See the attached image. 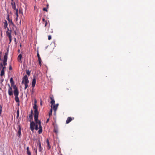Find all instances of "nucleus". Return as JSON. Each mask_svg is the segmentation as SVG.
<instances>
[{"instance_id": "f257e3e1", "label": "nucleus", "mask_w": 155, "mask_h": 155, "mask_svg": "<svg viewBox=\"0 0 155 155\" xmlns=\"http://www.w3.org/2000/svg\"><path fill=\"white\" fill-rule=\"evenodd\" d=\"M38 124H35L33 121L31 122L30 124L31 130L32 131H33L35 129L34 127H35V129L36 130H38Z\"/></svg>"}, {"instance_id": "f03ea898", "label": "nucleus", "mask_w": 155, "mask_h": 155, "mask_svg": "<svg viewBox=\"0 0 155 155\" xmlns=\"http://www.w3.org/2000/svg\"><path fill=\"white\" fill-rule=\"evenodd\" d=\"M29 81L28 80V78L27 75H25L23 78L22 83V84L28 83Z\"/></svg>"}, {"instance_id": "7ed1b4c3", "label": "nucleus", "mask_w": 155, "mask_h": 155, "mask_svg": "<svg viewBox=\"0 0 155 155\" xmlns=\"http://www.w3.org/2000/svg\"><path fill=\"white\" fill-rule=\"evenodd\" d=\"M39 113H34V119L35 122V124H38L39 121H40L38 120V116Z\"/></svg>"}, {"instance_id": "20e7f679", "label": "nucleus", "mask_w": 155, "mask_h": 155, "mask_svg": "<svg viewBox=\"0 0 155 155\" xmlns=\"http://www.w3.org/2000/svg\"><path fill=\"white\" fill-rule=\"evenodd\" d=\"M8 85L9 87L8 90V94L10 96H12L13 95L12 89L11 87H10L9 84H8Z\"/></svg>"}, {"instance_id": "39448f33", "label": "nucleus", "mask_w": 155, "mask_h": 155, "mask_svg": "<svg viewBox=\"0 0 155 155\" xmlns=\"http://www.w3.org/2000/svg\"><path fill=\"white\" fill-rule=\"evenodd\" d=\"M38 124L39 125L38 128L39 129V130H38V132L39 134H40L42 133V129L41 126V121H39Z\"/></svg>"}, {"instance_id": "423d86ee", "label": "nucleus", "mask_w": 155, "mask_h": 155, "mask_svg": "<svg viewBox=\"0 0 155 155\" xmlns=\"http://www.w3.org/2000/svg\"><path fill=\"white\" fill-rule=\"evenodd\" d=\"M59 104H54L52 107H51V109H53L55 113H56V112L58 106Z\"/></svg>"}, {"instance_id": "0eeeda50", "label": "nucleus", "mask_w": 155, "mask_h": 155, "mask_svg": "<svg viewBox=\"0 0 155 155\" xmlns=\"http://www.w3.org/2000/svg\"><path fill=\"white\" fill-rule=\"evenodd\" d=\"M8 30L6 31V33L7 36L8 37H11L12 31L9 30L8 28H7Z\"/></svg>"}, {"instance_id": "6e6552de", "label": "nucleus", "mask_w": 155, "mask_h": 155, "mask_svg": "<svg viewBox=\"0 0 155 155\" xmlns=\"http://www.w3.org/2000/svg\"><path fill=\"white\" fill-rule=\"evenodd\" d=\"M15 89V90L14 91V94L15 96H18L19 94V92L18 91V90L17 89V87H16L15 88H14Z\"/></svg>"}, {"instance_id": "1a4fd4ad", "label": "nucleus", "mask_w": 155, "mask_h": 155, "mask_svg": "<svg viewBox=\"0 0 155 155\" xmlns=\"http://www.w3.org/2000/svg\"><path fill=\"white\" fill-rule=\"evenodd\" d=\"M36 78L34 76L33 78L32 81L31 85L33 87H34L36 84Z\"/></svg>"}, {"instance_id": "9d476101", "label": "nucleus", "mask_w": 155, "mask_h": 155, "mask_svg": "<svg viewBox=\"0 0 155 155\" xmlns=\"http://www.w3.org/2000/svg\"><path fill=\"white\" fill-rule=\"evenodd\" d=\"M10 82L11 84V85L12 87H13V88H16V86L14 84V83L13 81V78H11L10 80Z\"/></svg>"}, {"instance_id": "9b49d317", "label": "nucleus", "mask_w": 155, "mask_h": 155, "mask_svg": "<svg viewBox=\"0 0 155 155\" xmlns=\"http://www.w3.org/2000/svg\"><path fill=\"white\" fill-rule=\"evenodd\" d=\"M11 4L12 6V8L14 10H15L17 9L16 8V4L15 2H12L11 3Z\"/></svg>"}, {"instance_id": "f8f14e48", "label": "nucleus", "mask_w": 155, "mask_h": 155, "mask_svg": "<svg viewBox=\"0 0 155 155\" xmlns=\"http://www.w3.org/2000/svg\"><path fill=\"white\" fill-rule=\"evenodd\" d=\"M37 106L36 104H34V105L33 106V108L35 110L34 113H39L37 110Z\"/></svg>"}, {"instance_id": "ddd939ff", "label": "nucleus", "mask_w": 155, "mask_h": 155, "mask_svg": "<svg viewBox=\"0 0 155 155\" xmlns=\"http://www.w3.org/2000/svg\"><path fill=\"white\" fill-rule=\"evenodd\" d=\"M50 99H51V107H52V106L54 104H55V101L54 99L52 97H50Z\"/></svg>"}, {"instance_id": "4468645a", "label": "nucleus", "mask_w": 155, "mask_h": 155, "mask_svg": "<svg viewBox=\"0 0 155 155\" xmlns=\"http://www.w3.org/2000/svg\"><path fill=\"white\" fill-rule=\"evenodd\" d=\"M8 24L10 26H15V25L12 22V19H11L10 20H8Z\"/></svg>"}, {"instance_id": "2eb2a0df", "label": "nucleus", "mask_w": 155, "mask_h": 155, "mask_svg": "<svg viewBox=\"0 0 155 155\" xmlns=\"http://www.w3.org/2000/svg\"><path fill=\"white\" fill-rule=\"evenodd\" d=\"M8 54V51H7V52H6L5 53V54L4 55V57L3 61H7Z\"/></svg>"}, {"instance_id": "dca6fc26", "label": "nucleus", "mask_w": 155, "mask_h": 155, "mask_svg": "<svg viewBox=\"0 0 155 155\" xmlns=\"http://www.w3.org/2000/svg\"><path fill=\"white\" fill-rule=\"evenodd\" d=\"M72 119L71 117H68L66 120V124H68L72 120Z\"/></svg>"}, {"instance_id": "f3484780", "label": "nucleus", "mask_w": 155, "mask_h": 155, "mask_svg": "<svg viewBox=\"0 0 155 155\" xmlns=\"http://www.w3.org/2000/svg\"><path fill=\"white\" fill-rule=\"evenodd\" d=\"M38 146H39V148H38V150L40 152H42V147H41V143L40 141H38Z\"/></svg>"}, {"instance_id": "a211bd4d", "label": "nucleus", "mask_w": 155, "mask_h": 155, "mask_svg": "<svg viewBox=\"0 0 155 155\" xmlns=\"http://www.w3.org/2000/svg\"><path fill=\"white\" fill-rule=\"evenodd\" d=\"M46 143H47L48 145L47 149L48 150H50L51 148V146L50 145L49 140L48 139H47Z\"/></svg>"}, {"instance_id": "6ab92c4d", "label": "nucleus", "mask_w": 155, "mask_h": 155, "mask_svg": "<svg viewBox=\"0 0 155 155\" xmlns=\"http://www.w3.org/2000/svg\"><path fill=\"white\" fill-rule=\"evenodd\" d=\"M4 24V28H6L8 26V23L6 20H5Z\"/></svg>"}, {"instance_id": "aec40b11", "label": "nucleus", "mask_w": 155, "mask_h": 155, "mask_svg": "<svg viewBox=\"0 0 155 155\" xmlns=\"http://www.w3.org/2000/svg\"><path fill=\"white\" fill-rule=\"evenodd\" d=\"M21 127L20 126H19L18 130V134L19 136H20L21 135Z\"/></svg>"}, {"instance_id": "412c9836", "label": "nucleus", "mask_w": 155, "mask_h": 155, "mask_svg": "<svg viewBox=\"0 0 155 155\" xmlns=\"http://www.w3.org/2000/svg\"><path fill=\"white\" fill-rule=\"evenodd\" d=\"M26 150V152L28 155H31V152L29 150V147H27Z\"/></svg>"}, {"instance_id": "4be33fe9", "label": "nucleus", "mask_w": 155, "mask_h": 155, "mask_svg": "<svg viewBox=\"0 0 155 155\" xmlns=\"http://www.w3.org/2000/svg\"><path fill=\"white\" fill-rule=\"evenodd\" d=\"M22 57V56L21 54H20L18 56V60L19 62H20V61L21 62V59Z\"/></svg>"}, {"instance_id": "5701e85b", "label": "nucleus", "mask_w": 155, "mask_h": 155, "mask_svg": "<svg viewBox=\"0 0 155 155\" xmlns=\"http://www.w3.org/2000/svg\"><path fill=\"white\" fill-rule=\"evenodd\" d=\"M38 61L39 64L40 65V66H41L42 64H41L42 61H41V57L38 58Z\"/></svg>"}, {"instance_id": "b1692460", "label": "nucleus", "mask_w": 155, "mask_h": 155, "mask_svg": "<svg viewBox=\"0 0 155 155\" xmlns=\"http://www.w3.org/2000/svg\"><path fill=\"white\" fill-rule=\"evenodd\" d=\"M15 100L17 102L19 103V100L18 96H15Z\"/></svg>"}, {"instance_id": "393cba45", "label": "nucleus", "mask_w": 155, "mask_h": 155, "mask_svg": "<svg viewBox=\"0 0 155 155\" xmlns=\"http://www.w3.org/2000/svg\"><path fill=\"white\" fill-rule=\"evenodd\" d=\"M48 33H53V31L52 29L51 28H49L48 30Z\"/></svg>"}, {"instance_id": "a878e982", "label": "nucleus", "mask_w": 155, "mask_h": 155, "mask_svg": "<svg viewBox=\"0 0 155 155\" xmlns=\"http://www.w3.org/2000/svg\"><path fill=\"white\" fill-rule=\"evenodd\" d=\"M5 74V71L4 70H2L1 72L0 76H2L4 75Z\"/></svg>"}, {"instance_id": "bb28decb", "label": "nucleus", "mask_w": 155, "mask_h": 155, "mask_svg": "<svg viewBox=\"0 0 155 155\" xmlns=\"http://www.w3.org/2000/svg\"><path fill=\"white\" fill-rule=\"evenodd\" d=\"M52 109H51L50 110V111L49 113V116H50L52 115Z\"/></svg>"}, {"instance_id": "cd10ccee", "label": "nucleus", "mask_w": 155, "mask_h": 155, "mask_svg": "<svg viewBox=\"0 0 155 155\" xmlns=\"http://www.w3.org/2000/svg\"><path fill=\"white\" fill-rule=\"evenodd\" d=\"M30 120L29 121H31V120H33V115L31 114H30L29 116Z\"/></svg>"}, {"instance_id": "c85d7f7f", "label": "nucleus", "mask_w": 155, "mask_h": 155, "mask_svg": "<svg viewBox=\"0 0 155 155\" xmlns=\"http://www.w3.org/2000/svg\"><path fill=\"white\" fill-rule=\"evenodd\" d=\"M28 83L24 84H25V88H24L25 90L28 87Z\"/></svg>"}, {"instance_id": "c756f323", "label": "nucleus", "mask_w": 155, "mask_h": 155, "mask_svg": "<svg viewBox=\"0 0 155 155\" xmlns=\"http://www.w3.org/2000/svg\"><path fill=\"white\" fill-rule=\"evenodd\" d=\"M19 116V111L18 110H17V118H18Z\"/></svg>"}, {"instance_id": "7c9ffc66", "label": "nucleus", "mask_w": 155, "mask_h": 155, "mask_svg": "<svg viewBox=\"0 0 155 155\" xmlns=\"http://www.w3.org/2000/svg\"><path fill=\"white\" fill-rule=\"evenodd\" d=\"M15 10L16 11L15 14L16 15V16H18V10L17 9Z\"/></svg>"}, {"instance_id": "2f4dec72", "label": "nucleus", "mask_w": 155, "mask_h": 155, "mask_svg": "<svg viewBox=\"0 0 155 155\" xmlns=\"http://www.w3.org/2000/svg\"><path fill=\"white\" fill-rule=\"evenodd\" d=\"M26 74H27L28 75V76H29L30 75V71L28 70L27 71Z\"/></svg>"}, {"instance_id": "473e14b6", "label": "nucleus", "mask_w": 155, "mask_h": 155, "mask_svg": "<svg viewBox=\"0 0 155 155\" xmlns=\"http://www.w3.org/2000/svg\"><path fill=\"white\" fill-rule=\"evenodd\" d=\"M7 61H3V65L4 66H6L7 64Z\"/></svg>"}, {"instance_id": "72a5a7b5", "label": "nucleus", "mask_w": 155, "mask_h": 155, "mask_svg": "<svg viewBox=\"0 0 155 155\" xmlns=\"http://www.w3.org/2000/svg\"><path fill=\"white\" fill-rule=\"evenodd\" d=\"M2 106L0 105V115H1V113L2 112Z\"/></svg>"}, {"instance_id": "f704fd0d", "label": "nucleus", "mask_w": 155, "mask_h": 155, "mask_svg": "<svg viewBox=\"0 0 155 155\" xmlns=\"http://www.w3.org/2000/svg\"><path fill=\"white\" fill-rule=\"evenodd\" d=\"M37 56L38 58L40 57V55L39 54V52L38 50L37 51Z\"/></svg>"}, {"instance_id": "c9c22d12", "label": "nucleus", "mask_w": 155, "mask_h": 155, "mask_svg": "<svg viewBox=\"0 0 155 155\" xmlns=\"http://www.w3.org/2000/svg\"><path fill=\"white\" fill-rule=\"evenodd\" d=\"M48 8H43V11L48 12Z\"/></svg>"}, {"instance_id": "e433bc0d", "label": "nucleus", "mask_w": 155, "mask_h": 155, "mask_svg": "<svg viewBox=\"0 0 155 155\" xmlns=\"http://www.w3.org/2000/svg\"><path fill=\"white\" fill-rule=\"evenodd\" d=\"M8 38H9V41H10L9 44H10V43L12 41V36L8 37Z\"/></svg>"}, {"instance_id": "4c0bfd02", "label": "nucleus", "mask_w": 155, "mask_h": 155, "mask_svg": "<svg viewBox=\"0 0 155 155\" xmlns=\"http://www.w3.org/2000/svg\"><path fill=\"white\" fill-rule=\"evenodd\" d=\"M47 21H45V22H44V24H45V26L46 27L47 25Z\"/></svg>"}, {"instance_id": "58836bf2", "label": "nucleus", "mask_w": 155, "mask_h": 155, "mask_svg": "<svg viewBox=\"0 0 155 155\" xmlns=\"http://www.w3.org/2000/svg\"><path fill=\"white\" fill-rule=\"evenodd\" d=\"M3 64L2 63H0V70H1V68L2 67Z\"/></svg>"}, {"instance_id": "ea45409f", "label": "nucleus", "mask_w": 155, "mask_h": 155, "mask_svg": "<svg viewBox=\"0 0 155 155\" xmlns=\"http://www.w3.org/2000/svg\"><path fill=\"white\" fill-rule=\"evenodd\" d=\"M51 39V35L48 36V40H50Z\"/></svg>"}, {"instance_id": "a19ab883", "label": "nucleus", "mask_w": 155, "mask_h": 155, "mask_svg": "<svg viewBox=\"0 0 155 155\" xmlns=\"http://www.w3.org/2000/svg\"><path fill=\"white\" fill-rule=\"evenodd\" d=\"M14 41L15 42V44H17V42L16 41V38H14Z\"/></svg>"}, {"instance_id": "79ce46f5", "label": "nucleus", "mask_w": 155, "mask_h": 155, "mask_svg": "<svg viewBox=\"0 0 155 155\" xmlns=\"http://www.w3.org/2000/svg\"><path fill=\"white\" fill-rule=\"evenodd\" d=\"M58 61H62L61 58H58Z\"/></svg>"}, {"instance_id": "37998d69", "label": "nucleus", "mask_w": 155, "mask_h": 155, "mask_svg": "<svg viewBox=\"0 0 155 155\" xmlns=\"http://www.w3.org/2000/svg\"><path fill=\"white\" fill-rule=\"evenodd\" d=\"M42 20L43 22V24L44 23V22H45V21H46V20H45V18H43L42 19Z\"/></svg>"}, {"instance_id": "c03bdc74", "label": "nucleus", "mask_w": 155, "mask_h": 155, "mask_svg": "<svg viewBox=\"0 0 155 155\" xmlns=\"http://www.w3.org/2000/svg\"><path fill=\"white\" fill-rule=\"evenodd\" d=\"M9 69L10 70H11L12 69V68L11 65H10L9 67Z\"/></svg>"}, {"instance_id": "a18cd8bd", "label": "nucleus", "mask_w": 155, "mask_h": 155, "mask_svg": "<svg viewBox=\"0 0 155 155\" xmlns=\"http://www.w3.org/2000/svg\"><path fill=\"white\" fill-rule=\"evenodd\" d=\"M2 70H4V69L6 68V67H5V66L3 67V66H2Z\"/></svg>"}, {"instance_id": "49530a36", "label": "nucleus", "mask_w": 155, "mask_h": 155, "mask_svg": "<svg viewBox=\"0 0 155 155\" xmlns=\"http://www.w3.org/2000/svg\"><path fill=\"white\" fill-rule=\"evenodd\" d=\"M18 16H16V17L15 18V20L16 21H17L18 19Z\"/></svg>"}, {"instance_id": "de8ad7c7", "label": "nucleus", "mask_w": 155, "mask_h": 155, "mask_svg": "<svg viewBox=\"0 0 155 155\" xmlns=\"http://www.w3.org/2000/svg\"><path fill=\"white\" fill-rule=\"evenodd\" d=\"M34 150L35 151V153H36L37 154V149H34Z\"/></svg>"}, {"instance_id": "09e8293b", "label": "nucleus", "mask_w": 155, "mask_h": 155, "mask_svg": "<svg viewBox=\"0 0 155 155\" xmlns=\"http://www.w3.org/2000/svg\"><path fill=\"white\" fill-rule=\"evenodd\" d=\"M37 101L35 99L34 100V104H36Z\"/></svg>"}, {"instance_id": "8fccbe9b", "label": "nucleus", "mask_w": 155, "mask_h": 155, "mask_svg": "<svg viewBox=\"0 0 155 155\" xmlns=\"http://www.w3.org/2000/svg\"><path fill=\"white\" fill-rule=\"evenodd\" d=\"M7 20L8 21L9 20H10L11 19H10L9 18V16L8 15V17H7Z\"/></svg>"}, {"instance_id": "3c124183", "label": "nucleus", "mask_w": 155, "mask_h": 155, "mask_svg": "<svg viewBox=\"0 0 155 155\" xmlns=\"http://www.w3.org/2000/svg\"><path fill=\"white\" fill-rule=\"evenodd\" d=\"M33 110H31V114H30L32 115L33 114Z\"/></svg>"}, {"instance_id": "603ef678", "label": "nucleus", "mask_w": 155, "mask_h": 155, "mask_svg": "<svg viewBox=\"0 0 155 155\" xmlns=\"http://www.w3.org/2000/svg\"><path fill=\"white\" fill-rule=\"evenodd\" d=\"M49 121V118H48L47 119L46 122L48 123Z\"/></svg>"}, {"instance_id": "864d4df0", "label": "nucleus", "mask_w": 155, "mask_h": 155, "mask_svg": "<svg viewBox=\"0 0 155 155\" xmlns=\"http://www.w3.org/2000/svg\"><path fill=\"white\" fill-rule=\"evenodd\" d=\"M4 81V79H1V82H3Z\"/></svg>"}, {"instance_id": "5fc2aeb1", "label": "nucleus", "mask_w": 155, "mask_h": 155, "mask_svg": "<svg viewBox=\"0 0 155 155\" xmlns=\"http://www.w3.org/2000/svg\"><path fill=\"white\" fill-rule=\"evenodd\" d=\"M48 6H49V5L48 4L47 5V8H48Z\"/></svg>"}, {"instance_id": "6e6d98bb", "label": "nucleus", "mask_w": 155, "mask_h": 155, "mask_svg": "<svg viewBox=\"0 0 155 155\" xmlns=\"http://www.w3.org/2000/svg\"><path fill=\"white\" fill-rule=\"evenodd\" d=\"M14 33H15V35H16V31H14Z\"/></svg>"}, {"instance_id": "4d7b16f0", "label": "nucleus", "mask_w": 155, "mask_h": 155, "mask_svg": "<svg viewBox=\"0 0 155 155\" xmlns=\"http://www.w3.org/2000/svg\"><path fill=\"white\" fill-rule=\"evenodd\" d=\"M18 52H19L20 51V49H18Z\"/></svg>"}, {"instance_id": "13d9d810", "label": "nucleus", "mask_w": 155, "mask_h": 155, "mask_svg": "<svg viewBox=\"0 0 155 155\" xmlns=\"http://www.w3.org/2000/svg\"><path fill=\"white\" fill-rule=\"evenodd\" d=\"M40 105H42V102L41 101L40 103Z\"/></svg>"}, {"instance_id": "bf43d9fd", "label": "nucleus", "mask_w": 155, "mask_h": 155, "mask_svg": "<svg viewBox=\"0 0 155 155\" xmlns=\"http://www.w3.org/2000/svg\"><path fill=\"white\" fill-rule=\"evenodd\" d=\"M20 47H21V44H20Z\"/></svg>"}, {"instance_id": "052dcab7", "label": "nucleus", "mask_w": 155, "mask_h": 155, "mask_svg": "<svg viewBox=\"0 0 155 155\" xmlns=\"http://www.w3.org/2000/svg\"><path fill=\"white\" fill-rule=\"evenodd\" d=\"M12 2H13L14 0H11Z\"/></svg>"}]
</instances>
